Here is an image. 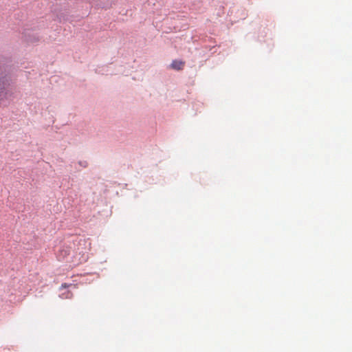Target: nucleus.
Returning a JSON list of instances; mask_svg holds the SVG:
<instances>
[{
    "label": "nucleus",
    "instance_id": "nucleus-2",
    "mask_svg": "<svg viewBox=\"0 0 352 352\" xmlns=\"http://www.w3.org/2000/svg\"><path fill=\"white\" fill-rule=\"evenodd\" d=\"M7 93L3 87H0V101L6 98Z\"/></svg>",
    "mask_w": 352,
    "mask_h": 352
},
{
    "label": "nucleus",
    "instance_id": "nucleus-1",
    "mask_svg": "<svg viewBox=\"0 0 352 352\" xmlns=\"http://www.w3.org/2000/svg\"><path fill=\"white\" fill-rule=\"evenodd\" d=\"M185 63L182 60H173L170 67L175 70H182L184 67Z\"/></svg>",
    "mask_w": 352,
    "mask_h": 352
}]
</instances>
